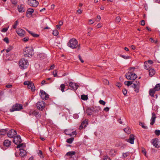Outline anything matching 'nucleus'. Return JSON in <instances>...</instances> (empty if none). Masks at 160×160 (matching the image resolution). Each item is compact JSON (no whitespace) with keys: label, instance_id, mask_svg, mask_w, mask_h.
Here are the masks:
<instances>
[{"label":"nucleus","instance_id":"57","mask_svg":"<svg viewBox=\"0 0 160 160\" xmlns=\"http://www.w3.org/2000/svg\"><path fill=\"white\" fill-rule=\"evenodd\" d=\"M145 24V21L144 20H142L141 21V25L142 26H144Z\"/></svg>","mask_w":160,"mask_h":160},{"label":"nucleus","instance_id":"4","mask_svg":"<svg viewBox=\"0 0 160 160\" xmlns=\"http://www.w3.org/2000/svg\"><path fill=\"white\" fill-rule=\"evenodd\" d=\"M125 77L127 79L133 80L137 78V75L134 73L128 72L126 73Z\"/></svg>","mask_w":160,"mask_h":160},{"label":"nucleus","instance_id":"54","mask_svg":"<svg viewBox=\"0 0 160 160\" xmlns=\"http://www.w3.org/2000/svg\"><path fill=\"white\" fill-rule=\"evenodd\" d=\"M29 38L28 37H25L22 39L23 41L24 42H26L28 41Z\"/></svg>","mask_w":160,"mask_h":160},{"label":"nucleus","instance_id":"58","mask_svg":"<svg viewBox=\"0 0 160 160\" xmlns=\"http://www.w3.org/2000/svg\"><path fill=\"white\" fill-rule=\"evenodd\" d=\"M78 57L79 60H80L81 62L82 63H83L84 62V61L82 59L80 55H78Z\"/></svg>","mask_w":160,"mask_h":160},{"label":"nucleus","instance_id":"9","mask_svg":"<svg viewBox=\"0 0 160 160\" xmlns=\"http://www.w3.org/2000/svg\"><path fill=\"white\" fill-rule=\"evenodd\" d=\"M17 134L16 131L14 129H11L8 133V136L10 138H14V136Z\"/></svg>","mask_w":160,"mask_h":160},{"label":"nucleus","instance_id":"49","mask_svg":"<svg viewBox=\"0 0 160 160\" xmlns=\"http://www.w3.org/2000/svg\"><path fill=\"white\" fill-rule=\"evenodd\" d=\"M12 49V47L11 46L9 48H7L6 50V51L7 52H9L10 51H11Z\"/></svg>","mask_w":160,"mask_h":160},{"label":"nucleus","instance_id":"25","mask_svg":"<svg viewBox=\"0 0 160 160\" xmlns=\"http://www.w3.org/2000/svg\"><path fill=\"white\" fill-rule=\"evenodd\" d=\"M8 131L7 129H3L0 130V135H4L6 134Z\"/></svg>","mask_w":160,"mask_h":160},{"label":"nucleus","instance_id":"14","mask_svg":"<svg viewBox=\"0 0 160 160\" xmlns=\"http://www.w3.org/2000/svg\"><path fill=\"white\" fill-rule=\"evenodd\" d=\"M88 124V120L85 119L81 123L80 126L79 127V129H82L85 128Z\"/></svg>","mask_w":160,"mask_h":160},{"label":"nucleus","instance_id":"61","mask_svg":"<svg viewBox=\"0 0 160 160\" xmlns=\"http://www.w3.org/2000/svg\"><path fill=\"white\" fill-rule=\"evenodd\" d=\"M11 2L12 4H17V2L15 0H11Z\"/></svg>","mask_w":160,"mask_h":160},{"label":"nucleus","instance_id":"30","mask_svg":"<svg viewBox=\"0 0 160 160\" xmlns=\"http://www.w3.org/2000/svg\"><path fill=\"white\" fill-rule=\"evenodd\" d=\"M155 91H158L160 90V84H157L154 88Z\"/></svg>","mask_w":160,"mask_h":160},{"label":"nucleus","instance_id":"28","mask_svg":"<svg viewBox=\"0 0 160 160\" xmlns=\"http://www.w3.org/2000/svg\"><path fill=\"white\" fill-rule=\"evenodd\" d=\"M124 131L126 133L128 134H130L131 132V130L129 127H127L124 129Z\"/></svg>","mask_w":160,"mask_h":160},{"label":"nucleus","instance_id":"37","mask_svg":"<svg viewBox=\"0 0 160 160\" xmlns=\"http://www.w3.org/2000/svg\"><path fill=\"white\" fill-rule=\"evenodd\" d=\"M75 153L74 151H70L68 152L66 155L68 156H72L74 155Z\"/></svg>","mask_w":160,"mask_h":160},{"label":"nucleus","instance_id":"34","mask_svg":"<svg viewBox=\"0 0 160 160\" xmlns=\"http://www.w3.org/2000/svg\"><path fill=\"white\" fill-rule=\"evenodd\" d=\"M144 68L147 70L148 69L150 68L149 65L146 62H144Z\"/></svg>","mask_w":160,"mask_h":160},{"label":"nucleus","instance_id":"56","mask_svg":"<svg viewBox=\"0 0 160 160\" xmlns=\"http://www.w3.org/2000/svg\"><path fill=\"white\" fill-rule=\"evenodd\" d=\"M8 28H4L2 30V32H6L7 31Z\"/></svg>","mask_w":160,"mask_h":160},{"label":"nucleus","instance_id":"24","mask_svg":"<svg viewBox=\"0 0 160 160\" xmlns=\"http://www.w3.org/2000/svg\"><path fill=\"white\" fill-rule=\"evenodd\" d=\"M18 11L20 12H23L25 11L22 5H21L18 6Z\"/></svg>","mask_w":160,"mask_h":160},{"label":"nucleus","instance_id":"64","mask_svg":"<svg viewBox=\"0 0 160 160\" xmlns=\"http://www.w3.org/2000/svg\"><path fill=\"white\" fill-rule=\"evenodd\" d=\"M97 18L98 19V21H99L101 19V18L100 16L99 15H98L97 16Z\"/></svg>","mask_w":160,"mask_h":160},{"label":"nucleus","instance_id":"48","mask_svg":"<svg viewBox=\"0 0 160 160\" xmlns=\"http://www.w3.org/2000/svg\"><path fill=\"white\" fill-rule=\"evenodd\" d=\"M3 41L6 42L7 43H8L9 42V41L8 38L7 37H6L3 39Z\"/></svg>","mask_w":160,"mask_h":160},{"label":"nucleus","instance_id":"6","mask_svg":"<svg viewBox=\"0 0 160 160\" xmlns=\"http://www.w3.org/2000/svg\"><path fill=\"white\" fill-rule=\"evenodd\" d=\"M23 84L25 85H27L28 88L29 89H30L33 92L35 91V87L34 86L33 83L29 81H25L24 82Z\"/></svg>","mask_w":160,"mask_h":160},{"label":"nucleus","instance_id":"1","mask_svg":"<svg viewBox=\"0 0 160 160\" xmlns=\"http://www.w3.org/2000/svg\"><path fill=\"white\" fill-rule=\"evenodd\" d=\"M68 47L72 49L76 48H80V45L78 44L77 40L74 38H72L69 40V42L68 43Z\"/></svg>","mask_w":160,"mask_h":160},{"label":"nucleus","instance_id":"40","mask_svg":"<svg viewBox=\"0 0 160 160\" xmlns=\"http://www.w3.org/2000/svg\"><path fill=\"white\" fill-rule=\"evenodd\" d=\"M58 31L56 29L53 30L52 32L53 35L55 36H57L58 35Z\"/></svg>","mask_w":160,"mask_h":160},{"label":"nucleus","instance_id":"44","mask_svg":"<svg viewBox=\"0 0 160 160\" xmlns=\"http://www.w3.org/2000/svg\"><path fill=\"white\" fill-rule=\"evenodd\" d=\"M18 24V21H16L15 22L14 24L13 25V28L14 29H15L16 28Z\"/></svg>","mask_w":160,"mask_h":160},{"label":"nucleus","instance_id":"2","mask_svg":"<svg viewBox=\"0 0 160 160\" xmlns=\"http://www.w3.org/2000/svg\"><path fill=\"white\" fill-rule=\"evenodd\" d=\"M23 51V53L26 57H31L33 54V49L32 47H26Z\"/></svg>","mask_w":160,"mask_h":160},{"label":"nucleus","instance_id":"17","mask_svg":"<svg viewBox=\"0 0 160 160\" xmlns=\"http://www.w3.org/2000/svg\"><path fill=\"white\" fill-rule=\"evenodd\" d=\"M152 143L153 146L155 148H158V138H156L152 139Z\"/></svg>","mask_w":160,"mask_h":160},{"label":"nucleus","instance_id":"50","mask_svg":"<svg viewBox=\"0 0 160 160\" xmlns=\"http://www.w3.org/2000/svg\"><path fill=\"white\" fill-rule=\"evenodd\" d=\"M116 85L118 88H120L122 86V84L120 82H117Z\"/></svg>","mask_w":160,"mask_h":160},{"label":"nucleus","instance_id":"59","mask_svg":"<svg viewBox=\"0 0 160 160\" xmlns=\"http://www.w3.org/2000/svg\"><path fill=\"white\" fill-rule=\"evenodd\" d=\"M109 108L108 107H106L105 108H104V110L106 112L108 111L109 110Z\"/></svg>","mask_w":160,"mask_h":160},{"label":"nucleus","instance_id":"36","mask_svg":"<svg viewBox=\"0 0 160 160\" xmlns=\"http://www.w3.org/2000/svg\"><path fill=\"white\" fill-rule=\"evenodd\" d=\"M124 84L126 85L129 86L132 84V82L130 81H125L124 82Z\"/></svg>","mask_w":160,"mask_h":160},{"label":"nucleus","instance_id":"12","mask_svg":"<svg viewBox=\"0 0 160 160\" xmlns=\"http://www.w3.org/2000/svg\"><path fill=\"white\" fill-rule=\"evenodd\" d=\"M69 86L72 90H76L78 87V85L76 83L72 82H71L69 83Z\"/></svg>","mask_w":160,"mask_h":160},{"label":"nucleus","instance_id":"42","mask_svg":"<svg viewBox=\"0 0 160 160\" xmlns=\"http://www.w3.org/2000/svg\"><path fill=\"white\" fill-rule=\"evenodd\" d=\"M38 156H39L41 158H42L43 157L42 156V151L39 150L38 151Z\"/></svg>","mask_w":160,"mask_h":160},{"label":"nucleus","instance_id":"13","mask_svg":"<svg viewBox=\"0 0 160 160\" xmlns=\"http://www.w3.org/2000/svg\"><path fill=\"white\" fill-rule=\"evenodd\" d=\"M16 32L20 36L22 37L24 36L25 31L21 28H18L16 30Z\"/></svg>","mask_w":160,"mask_h":160},{"label":"nucleus","instance_id":"63","mask_svg":"<svg viewBox=\"0 0 160 160\" xmlns=\"http://www.w3.org/2000/svg\"><path fill=\"white\" fill-rule=\"evenodd\" d=\"M128 156V154L127 153H123V156L124 157L126 158Z\"/></svg>","mask_w":160,"mask_h":160},{"label":"nucleus","instance_id":"46","mask_svg":"<svg viewBox=\"0 0 160 160\" xmlns=\"http://www.w3.org/2000/svg\"><path fill=\"white\" fill-rule=\"evenodd\" d=\"M99 102L102 105H105L106 104L105 102L104 101L102 100H100L99 101Z\"/></svg>","mask_w":160,"mask_h":160},{"label":"nucleus","instance_id":"43","mask_svg":"<svg viewBox=\"0 0 160 160\" xmlns=\"http://www.w3.org/2000/svg\"><path fill=\"white\" fill-rule=\"evenodd\" d=\"M57 73L58 71L56 70L52 72V74L54 77H57Z\"/></svg>","mask_w":160,"mask_h":160},{"label":"nucleus","instance_id":"38","mask_svg":"<svg viewBox=\"0 0 160 160\" xmlns=\"http://www.w3.org/2000/svg\"><path fill=\"white\" fill-rule=\"evenodd\" d=\"M74 140V138H71L68 139L67 140V142L68 143H72Z\"/></svg>","mask_w":160,"mask_h":160},{"label":"nucleus","instance_id":"3","mask_svg":"<svg viewBox=\"0 0 160 160\" xmlns=\"http://www.w3.org/2000/svg\"><path fill=\"white\" fill-rule=\"evenodd\" d=\"M20 67L22 69L26 68L28 66V63L27 60L22 58L20 60L19 62Z\"/></svg>","mask_w":160,"mask_h":160},{"label":"nucleus","instance_id":"53","mask_svg":"<svg viewBox=\"0 0 160 160\" xmlns=\"http://www.w3.org/2000/svg\"><path fill=\"white\" fill-rule=\"evenodd\" d=\"M122 92L124 95H126L127 93V91L125 89H123Z\"/></svg>","mask_w":160,"mask_h":160},{"label":"nucleus","instance_id":"41","mask_svg":"<svg viewBox=\"0 0 160 160\" xmlns=\"http://www.w3.org/2000/svg\"><path fill=\"white\" fill-rule=\"evenodd\" d=\"M140 83L139 82H136V83H132L133 85L132 86V87L134 89Z\"/></svg>","mask_w":160,"mask_h":160},{"label":"nucleus","instance_id":"19","mask_svg":"<svg viewBox=\"0 0 160 160\" xmlns=\"http://www.w3.org/2000/svg\"><path fill=\"white\" fill-rule=\"evenodd\" d=\"M65 133L66 135L71 136L73 135H76V131L71 132V130H67L65 131Z\"/></svg>","mask_w":160,"mask_h":160},{"label":"nucleus","instance_id":"33","mask_svg":"<svg viewBox=\"0 0 160 160\" xmlns=\"http://www.w3.org/2000/svg\"><path fill=\"white\" fill-rule=\"evenodd\" d=\"M81 98L83 100H86L88 99V97L87 95L83 94L81 96Z\"/></svg>","mask_w":160,"mask_h":160},{"label":"nucleus","instance_id":"47","mask_svg":"<svg viewBox=\"0 0 160 160\" xmlns=\"http://www.w3.org/2000/svg\"><path fill=\"white\" fill-rule=\"evenodd\" d=\"M103 160H111L110 158L107 156H105L104 157Z\"/></svg>","mask_w":160,"mask_h":160},{"label":"nucleus","instance_id":"20","mask_svg":"<svg viewBox=\"0 0 160 160\" xmlns=\"http://www.w3.org/2000/svg\"><path fill=\"white\" fill-rule=\"evenodd\" d=\"M11 142L8 140H6L3 142V145L6 147H9L11 144Z\"/></svg>","mask_w":160,"mask_h":160},{"label":"nucleus","instance_id":"31","mask_svg":"<svg viewBox=\"0 0 160 160\" xmlns=\"http://www.w3.org/2000/svg\"><path fill=\"white\" fill-rule=\"evenodd\" d=\"M28 32L34 37H38L39 36V35L36 34L30 31H28Z\"/></svg>","mask_w":160,"mask_h":160},{"label":"nucleus","instance_id":"52","mask_svg":"<svg viewBox=\"0 0 160 160\" xmlns=\"http://www.w3.org/2000/svg\"><path fill=\"white\" fill-rule=\"evenodd\" d=\"M142 152L144 154L145 156H146V151L145 149L144 148H142Z\"/></svg>","mask_w":160,"mask_h":160},{"label":"nucleus","instance_id":"32","mask_svg":"<svg viewBox=\"0 0 160 160\" xmlns=\"http://www.w3.org/2000/svg\"><path fill=\"white\" fill-rule=\"evenodd\" d=\"M26 147L25 144L24 143H21L18 145L17 146V148H24Z\"/></svg>","mask_w":160,"mask_h":160},{"label":"nucleus","instance_id":"11","mask_svg":"<svg viewBox=\"0 0 160 160\" xmlns=\"http://www.w3.org/2000/svg\"><path fill=\"white\" fill-rule=\"evenodd\" d=\"M13 142L16 144L21 142L22 140L20 136L18 135L14 137L13 140Z\"/></svg>","mask_w":160,"mask_h":160},{"label":"nucleus","instance_id":"51","mask_svg":"<svg viewBox=\"0 0 160 160\" xmlns=\"http://www.w3.org/2000/svg\"><path fill=\"white\" fill-rule=\"evenodd\" d=\"M116 20L118 22H119L121 20V18L119 16H118L116 18Z\"/></svg>","mask_w":160,"mask_h":160},{"label":"nucleus","instance_id":"39","mask_svg":"<svg viewBox=\"0 0 160 160\" xmlns=\"http://www.w3.org/2000/svg\"><path fill=\"white\" fill-rule=\"evenodd\" d=\"M65 87V85L64 84H62L60 85V88H61L60 89H61V91L62 92H63L64 91V90Z\"/></svg>","mask_w":160,"mask_h":160},{"label":"nucleus","instance_id":"29","mask_svg":"<svg viewBox=\"0 0 160 160\" xmlns=\"http://www.w3.org/2000/svg\"><path fill=\"white\" fill-rule=\"evenodd\" d=\"M86 113L88 115H90L92 114L93 112L92 111V108H88L86 110Z\"/></svg>","mask_w":160,"mask_h":160},{"label":"nucleus","instance_id":"26","mask_svg":"<svg viewBox=\"0 0 160 160\" xmlns=\"http://www.w3.org/2000/svg\"><path fill=\"white\" fill-rule=\"evenodd\" d=\"M155 91H155L154 88L153 89H150L149 91V95L153 97Z\"/></svg>","mask_w":160,"mask_h":160},{"label":"nucleus","instance_id":"7","mask_svg":"<svg viewBox=\"0 0 160 160\" xmlns=\"http://www.w3.org/2000/svg\"><path fill=\"white\" fill-rule=\"evenodd\" d=\"M36 105L38 109L42 111L45 108V103L43 101H39L37 102Z\"/></svg>","mask_w":160,"mask_h":160},{"label":"nucleus","instance_id":"16","mask_svg":"<svg viewBox=\"0 0 160 160\" xmlns=\"http://www.w3.org/2000/svg\"><path fill=\"white\" fill-rule=\"evenodd\" d=\"M135 139L134 136L133 134L130 135L129 138L128 139H127V141L129 142L131 144H133L134 143V141Z\"/></svg>","mask_w":160,"mask_h":160},{"label":"nucleus","instance_id":"27","mask_svg":"<svg viewBox=\"0 0 160 160\" xmlns=\"http://www.w3.org/2000/svg\"><path fill=\"white\" fill-rule=\"evenodd\" d=\"M155 73V71L153 69H150L149 70V75L150 76H152L154 75Z\"/></svg>","mask_w":160,"mask_h":160},{"label":"nucleus","instance_id":"60","mask_svg":"<svg viewBox=\"0 0 160 160\" xmlns=\"http://www.w3.org/2000/svg\"><path fill=\"white\" fill-rule=\"evenodd\" d=\"M89 22L90 23V24H92L94 23V22H93L92 19L89 20Z\"/></svg>","mask_w":160,"mask_h":160},{"label":"nucleus","instance_id":"35","mask_svg":"<svg viewBox=\"0 0 160 160\" xmlns=\"http://www.w3.org/2000/svg\"><path fill=\"white\" fill-rule=\"evenodd\" d=\"M140 87V84H139L134 88V91L136 92H138L139 91Z\"/></svg>","mask_w":160,"mask_h":160},{"label":"nucleus","instance_id":"18","mask_svg":"<svg viewBox=\"0 0 160 160\" xmlns=\"http://www.w3.org/2000/svg\"><path fill=\"white\" fill-rule=\"evenodd\" d=\"M34 10L32 8H28L27 10L26 15L27 17H29L30 15H31L34 12Z\"/></svg>","mask_w":160,"mask_h":160},{"label":"nucleus","instance_id":"62","mask_svg":"<svg viewBox=\"0 0 160 160\" xmlns=\"http://www.w3.org/2000/svg\"><path fill=\"white\" fill-rule=\"evenodd\" d=\"M12 86L11 84H8L6 86L7 88H11L12 87Z\"/></svg>","mask_w":160,"mask_h":160},{"label":"nucleus","instance_id":"22","mask_svg":"<svg viewBox=\"0 0 160 160\" xmlns=\"http://www.w3.org/2000/svg\"><path fill=\"white\" fill-rule=\"evenodd\" d=\"M20 155L22 157H23L26 155V152L25 150L23 149H20Z\"/></svg>","mask_w":160,"mask_h":160},{"label":"nucleus","instance_id":"45","mask_svg":"<svg viewBox=\"0 0 160 160\" xmlns=\"http://www.w3.org/2000/svg\"><path fill=\"white\" fill-rule=\"evenodd\" d=\"M155 133L157 135L159 136L160 134V130H156L155 131Z\"/></svg>","mask_w":160,"mask_h":160},{"label":"nucleus","instance_id":"55","mask_svg":"<svg viewBox=\"0 0 160 160\" xmlns=\"http://www.w3.org/2000/svg\"><path fill=\"white\" fill-rule=\"evenodd\" d=\"M121 57L123 58L124 59H127L129 58V56H125L123 55H121Z\"/></svg>","mask_w":160,"mask_h":160},{"label":"nucleus","instance_id":"15","mask_svg":"<svg viewBox=\"0 0 160 160\" xmlns=\"http://www.w3.org/2000/svg\"><path fill=\"white\" fill-rule=\"evenodd\" d=\"M152 117L151 119V122L150 124L152 125L155 123V119L156 118L155 114L154 112L152 113Z\"/></svg>","mask_w":160,"mask_h":160},{"label":"nucleus","instance_id":"10","mask_svg":"<svg viewBox=\"0 0 160 160\" xmlns=\"http://www.w3.org/2000/svg\"><path fill=\"white\" fill-rule=\"evenodd\" d=\"M28 3L31 6L36 7L38 4V2L36 0H28Z\"/></svg>","mask_w":160,"mask_h":160},{"label":"nucleus","instance_id":"8","mask_svg":"<svg viewBox=\"0 0 160 160\" xmlns=\"http://www.w3.org/2000/svg\"><path fill=\"white\" fill-rule=\"evenodd\" d=\"M40 95L41 98L43 100H47L49 98L48 94L42 90L40 91Z\"/></svg>","mask_w":160,"mask_h":160},{"label":"nucleus","instance_id":"21","mask_svg":"<svg viewBox=\"0 0 160 160\" xmlns=\"http://www.w3.org/2000/svg\"><path fill=\"white\" fill-rule=\"evenodd\" d=\"M92 111L93 113H97L100 110V108L99 107H92L91 108Z\"/></svg>","mask_w":160,"mask_h":160},{"label":"nucleus","instance_id":"23","mask_svg":"<svg viewBox=\"0 0 160 160\" xmlns=\"http://www.w3.org/2000/svg\"><path fill=\"white\" fill-rule=\"evenodd\" d=\"M32 114L34 115L37 118H40L41 117V115L39 114V112L35 110L33 111L32 112Z\"/></svg>","mask_w":160,"mask_h":160},{"label":"nucleus","instance_id":"5","mask_svg":"<svg viewBox=\"0 0 160 160\" xmlns=\"http://www.w3.org/2000/svg\"><path fill=\"white\" fill-rule=\"evenodd\" d=\"M22 109V104L19 103H16L10 109V111L11 112H13L16 111H19Z\"/></svg>","mask_w":160,"mask_h":160}]
</instances>
